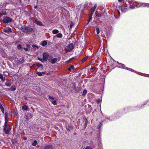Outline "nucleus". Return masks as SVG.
Segmentation results:
<instances>
[{"mask_svg": "<svg viewBox=\"0 0 149 149\" xmlns=\"http://www.w3.org/2000/svg\"><path fill=\"white\" fill-rule=\"evenodd\" d=\"M21 29L23 32L27 34L31 33L34 31L33 29L28 26H23L21 27Z\"/></svg>", "mask_w": 149, "mask_h": 149, "instance_id": "f257e3e1", "label": "nucleus"}, {"mask_svg": "<svg viewBox=\"0 0 149 149\" xmlns=\"http://www.w3.org/2000/svg\"><path fill=\"white\" fill-rule=\"evenodd\" d=\"M74 47L73 44L72 43H70L66 47L65 49L67 52H70L74 49Z\"/></svg>", "mask_w": 149, "mask_h": 149, "instance_id": "f03ea898", "label": "nucleus"}, {"mask_svg": "<svg viewBox=\"0 0 149 149\" xmlns=\"http://www.w3.org/2000/svg\"><path fill=\"white\" fill-rule=\"evenodd\" d=\"M4 130L5 133L6 134H8L11 129L10 125H7V124L4 123Z\"/></svg>", "mask_w": 149, "mask_h": 149, "instance_id": "7ed1b4c3", "label": "nucleus"}, {"mask_svg": "<svg viewBox=\"0 0 149 149\" xmlns=\"http://www.w3.org/2000/svg\"><path fill=\"white\" fill-rule=\"evenodd\" d=\"M12 19L8 17H6L3 20V22L4 23H7L12 21Z\"/></svg>", "mask_w": 149, "mask_h": 149, "instance_id": "20e7f679", "label": "nucleus"}, {"mask_svg": "<svg viewBox=\"0 0 149 149\" xmlns=\"http://www.w3.org/2000/svg\"><path fill=\"white\" fill-rule=\"evenodd\" d=\"M76 85L75 83H73V85L72 86V88L75 92H78L80 91L81 90V88L79 87L76 88Z\"/></svg>", "mask_w": 149, "mask_h": 149, "instance_id": "39448f33", "label": "nucleus"}, {"mask_svg": "<svg viewBox=\"0 0 149 149\" xmlns=\"http://www.w3.org/2000/svg\"><path fill=\"white\" fill-rule=\"evenodd\" d=\"M49 56V54L47 52H45L43 53V58L45 61L47 60Z\"/></svg>", "mask_w": 149, "mask_h": 149, "instance_id": "423d86ee", "label": "nucleus"}, {"mask_svg": "<svg viewBox=\"0 0 149 149\" xmlns=\"http://www.w3.org/2000/svg\"><path fill=\"white\" fill-rule=\"evenodd\" d=\"M3 31L7 33H9L12 32L11 29L10 28H5L3 30Z\"/></svg>", "mask_w": 149, "mask_h": 149, "instance_id": "0eeeda50", "label": "nucleus"}, {"mask_svg": "<svg viewBox=\"0 0 149 149\" xmlns=\"http://www.w3.org/2000/svg\"><path fill=\"white\" fill-rule=\"evenodd\" d=\"M8 120V113L7 112L5 113V124H7Z\"/></svg>", "mask_w": 149, "mask_h": 149, "instance_id": "6e6552de", "label": "nucleus"}, {"mask_svg": "<svg viewBox=\"0 0 149 149\" xmlns=\"http://www.w3.org/2000/svg\"><path fill=\"white\" fill-rule=\"evenodd\" d=\"M32 115L29 113H27L25 116V118L27 119H29L32 117Z\"/></svg>", "mask_w": 149, "mask_h": 149, "instance_id": "1a4fd4ad", "label": "nucleus"}, {"mask_svg": "<svg viewBox=\"0 0 149 149\" xmlns=\"http://www.w3.org/2000/svg\"><path fill=\"white\" fill-rule=\"evenodd\" d=\"M83 126V129H85L86 127L87 123L86 120H83L82 121V123L81 124Z\"/></svg>", "mask_w": 149, "mask_h": 149, "instance_id": "9d476101", "label": "nucleus"}, {"mask_svg": "<svg viewBox=\"0 0 149 149\" xmlns=\"http://www.w3.org/2000/svg\"><path fill=\"white\" fill-rule=\"evenodd\" d=\"M6 12L5 10H2L0 14V18H1L3 15H6Z\"/></svg>", "mask_w": 149, "mask_h": 149, "instance_id": "9b49d317", "label": "nucleus"}, {"mask_svg": "<svg viewBox=\"0 0 149 149\" xmlns=\"http://www.w3.org/2000/svg\"><path fill=\"white\" fill-rule=\"evenodd\" d=\"M53 147L52 145H50L46 146L44 148V149H53Z\"/></svg>", "mask_w": 149, "mask_h": 149, "instance_id": "f8f14e48", "label": "nucleus"}, {"mask_svg": "<svg viewBox=\"0 0 149 149\" xmlns=\"http://www.w3.org/2000/svg\"><path fill=\"white\" fill-rule=\"evenodd\" d=\"M35 23L37 24L40 26H42L43 24L42 22L41 21H38L36 20L35 22Z\"/></svg>", "mask_w": 149, "mask_h": 149, "instance_id": "ddd939ff", "label": "nucleus"}, {"mask_svg": "<svg viewBox=\"0 0 149 149\" xmlns=\"http://www.w3.org/2000/svg\"><path fill=\"white\" fill-rule=\"evenodd\" d=\"M12 83L9 80H7L5 83V85L9 87L11 85Z\"/></svg>", "mask_w": 149, "mask_h": 149, "instance_id": "4468645a", "label": "nucleus"}, {"mask_svg": "<svg viewBox=\"0 0 149 149\" xmlns=\"http://www.w3.org/2000/svg\"><path fill=\"white\" fill-rule=\"evenodd\" d=\"M141 6L143 7H149V3H141Z\"/></svg>", "mask_w": 149, "mask_h": 149, "instance_id": "2eb2a0df", "label": "nucleus"}, {"mask_svg": "<svg viewBox=\"0 0 149 149\" xmlns=\"http://www.w3.org/2000/svg\"><path fill=\"white\" fill-rule=\"evenodd\" d=\"M16 88L15 86H12L10 88H8V90H11L12 91H14L16 90Z\"/></svg>", "mask_w": 149, "mask_h": 149, "instance_id": "dca6fc26", "label": "nucleus"}, {"mask_svg": "<svg viewBox=\"0 0 149 149\" xmlns=\"http://www.w3.org/2000/svg\"><path fill=\"white\" fill-rule=\"evenodd\" d=\"M73 128V126L69 125H68L66 127V129L68 130H72Z\"/></svg>", "mask_w": 149, "mask_h": 149, "instance_id": "f3484780", "label": "nucleus"}, {"mask_svg": "<svg viewBox=\"0 0 149 149\" xmlns=\"http://www.w3.org/2000/svg\"><path fill=\"white\" fill-rule=\"evenodd\" d=\"M57 61V59L56 58H54L52 59L50 62L52 64L55 63Z\"/></svg>", "mask_w": 149, "mask_h": 149, "instance_id": "a211bd4d", "label": "nucleus"}, {"mask_svg": "<svg viewBox=\"0 0 149 149\" xmlns=\"http://www.w3.org/2000/svg\"><path fill=\"white\" fill-rule=\"evenodd\" d=\"M96 7H97V5L96 4H95V5H94V7H93L91 8V12H92L93 13H94Z\"/></svg>", "mask_w": 149, "mask_h": 149, "instance_id": "6ab92c4d", "label": "nucleus"}, {"mask_svg": "<svg viewBox=\"0 0 149 149\" xmlns=\"http://www.w3.org/2000/svg\"><path fill=\"white\" fill-rule=\"evenodd\" d=\"M36 74L39 76H41L42 75V74H45V72H37Z\"/></svg>", "mask_w": 149, "mask_h": 149, "instance_id": "aec40b11", "label": "nucleus"}, {"mask_svg": "<svg viewBox=\"0 0 149 149\" xmlns=\"http://www.w3.org/2000/svg\"><path fill=\"white\" fill-rule=\"evenodd\" d=\"M74 66L73 65H70L69 68H68V70L69 71H71V70H74Z\"/></svg>", "mask_w": 149, "mask_h": 149, "instance_id": "412c9836", "label": "nucleus"}, {"mask_svg": "<svg viewBox=\"0 0 149 149\" xmlns=\"http://www.w3.org/2000/svg\"><path fill=\"white\" fill-rule=\"evenodd\" d=\"M17 48L19 50H22L23 49L22 47V45L20 44H19L17 46Z\"/></svg>", "mask_w": 149, "mask_h": 149, "instance_id": "4be33fe9", "label": "nucleus"}, {"mask_svg": "<svg viewBox=\"0 0 149 149\" xmlns=\"http://www.w3.org/2000/svg\"><path fill=\"white\" fill-rule=\"evenodd\" d=\"M28 109V107L26 105H24L22 107V109L23 110L26 111Z\"/></svg>", "mask_w": 149, "mask_h": 149, "instance_id": "5701e85b", "label": "nucleus"}, {"mask_svg": "<svg viewBox=\"0 0 149 149\" xmlns=\"http://www.w3.org/2000/svg\"><path fill=\"white\" fill-rule=\"evenodd\" d=\"M0 79L2 81L5 80V78L3 77V75L1 74L0 73Z\"/></svg>", "mask_w": 149, "mask_h": 149, "instance_id": "b1692460", "label": "nucleus"}, {"mask_svg": "<svg viewBox=\"0 0 149 149\" xmlns=\"http://www.w3.org/2000/svg\"><path fill=\"white\" fill-rule=\"evenodd\" d=\"M38 66V68L39 69V70H42L43 69V67L42 65L40 64H39Z\"/></svg>", "mask_w": 149, "mask_h": 149, "instance_id": "393cba45", "label": "nucleus"}, {"mask_svg": "<svg viewBox=\"0 0 149 149\" xmlns=\"http://www.w3.org/2000/svg\"><path fill=\"white\" fill-rule=\"evenodd\" d=\"M55 36L57 37V38H61L62 36V35L61 33H58Z\"/></svg>", "mask_w": 149, "mask_h": 149, "instance_id": "a878e982", "label": "nucleus"}, {"mask_svg": "<svg viewBox=\"0 0 149 149\" xmlns=\"http://www.w3.org/2000/svg\"><path fill=\"white\" fill-rule=\"evenodd\" d=\"M52 32L53 34H56L59 32V31L56 29H54L52 31Z\"/></svg>", "mask_w": 149, "mask_h": 149, "instance_id": "bb28decb", "label": "nucleus"}, {"mask_svg": "<svg viewBox=\"0 0 149 149\" xmlns=\"http://www.w3.org/2000/svg\"><path fill=\"white\" fill-rule=\"evenodd\" d=\"M0 108L3 113H4V108L1 104H0Z\"/></svg>", "mask_w": 149, "mask_h": 149, "instance_id": "cd10ccee", "label": "nucleus"}, {"mask_svg": "<svg viewBox=\"0 0 149 149\" xmlns=\"http://www.w3.org/2000/svg\"><path fill=\"white\" fill-rule=\"evenodd\" d=\"M37 144V141L36 140H34L33 143H32V145L33 146H36Z\"/></svg>", "mask_w": 149, "mask_h": 149, "instance_id": "c85d7f7f", "label": "nucleus"}, {"mask_svg": "<svg viewBox=\"0 0 149 149\" xmlns=\"http://www.w3.org/2000/svg\"><path fill=\"white\" fill-rule=\"evenodd\" d=\"M88 56H86L85 57H84L82 60L81 62L82 63L84 62L86 60H87V59L88 58Z\"/></svg>", "mask_w": 149, "mask_h": 149, "instance_id": "c756f323", "label": "nucleus"}, {"mask_svg": "<svg viewBox=\"0 0 149 149\" xmlns=\"http://www.w3.org/2000/svg\"><path fill=\"white\" fill-rule=\"evenodd\" d=\"M47 44V42L46 41H44L42 42V45L43 46H44L46 45Z\"/></svg>", "mask_w": 149, "mask_h": 149, "instance_id": "7c9ffc66", "label": "nucleus"}, {"mask_svg": "<svg viewBox=\"0 0 149 149\" xmlns=\"http://www.w3.org/2000/svg\"><path fill=\"white\" fill-rule=\"evenodd\" d=\"M87 93V91L86 90H84L83 92L82 93V95H85Z\"/></svg>", "mask_w": 149, "mask_h": 149, "instance_id": "2f4dec72", "label": "nucleus"}, {"mask_svg": "<svg viewBox=\"0 0 149 149\" xmlns=\"http://www.w3.org/2000/svg\"><path fill=\"white\" fill-rule=\"evenodd\" d=\"M38 59L40 60V61H41V62H43L45 61L44 59H42V58H40V57H38Z\"/></svg>", "mask_w": 149, "mask_h": 149, "instance_id": "473e14b6", "label": "nucleus"}, {"mask_svg": "<svg viewBox=\"0 0 149 149\" xmlns=\"http://www.w3.org/2000/svg\"><path fill=\"white\" fill-rule=\"evenodd\" d=\"M96 31H97V34L99 33L100 32V30H99V28L97 27H96Z\"/></svg>", "mask_w": 149, "mask_h": 149, "instance_id": "72a5a7b5", "label": "nucleus"}, {"mask_svg": "<svg viewBox=\"0 0 149 149\" xmlns=\"http://www.w3.org/2000/svg\"><path fill=\"white\" fill-rule=\"evenodd\" d=\"M26 46L30 50V48L31 47L30 45L29 44H27L26 45Z\"/></svg>", "mask_w": 149, "mask_h": 149, "instance_id": "f704fd0d", "label": "nucleus"}, {"mask_svg": "<svg viewBox=\"0 0 149 149\" xmlns=\"http://www.w3.org/2000/svg\"><path fill=\"white\" fill-rule=\"evenodd\" d=\"M32 47L33 48H36L37 49H38V47L36 45H33L32 46Z\"/></svg>", "mask_w": 149, "mask_h": 149, "instance_id": "c9c22d12", "label": "nucleus"}, {"mask_svg": "<svg viewBox=\"0 0 149 149\" xmlns=\"http://www.w3.org/2000/svg\"><path fill=\"white\" fill-rule=\"evenodd\" d=\"M56 100L52 102V103L54 105H56Z\"/></svg>", "mask_w": 149, "mask_h": 149, "instance_id": "e433bc0d", "label": "nucleus"}, {"mask_svg": "<svg viewBox=\"0 0 149 149\" xmlns=\"http://www.w3.org/2000/svg\"><path fill=\"white\" fill-rule=\"evenodd\" d=\"M25 51H29V50L27 47H25L23 48Z\"/></svg>", "mask_w": 149, "mask_h": 149, "instance_id": "4c0bfd02", "label": "nucleus"}, {"mask_svg": "<svg viewBox=\"0 0 149 149\" xmlns=\"http://www.w3.org/2000/svg\"><path fill=\"white\" fill-rule=\"evenodd\" d=\"M130 8L131 9H134V8L135 7L134 6L131 5L130 6Z\"/></svg>", "mask_w": 149, "mask_h": 149, "instance_id": "58836bf2", "label": "nucleus"}, {"mask_svg": "<svg viewBox=\"0 0 149 149\" xmlns=\"http://www.w3.org/2000/svg\"><path fill=\"white\" fill-rule=\"evenodd\" d=\"M73 25V24L72 22H71V24H70V28H72Z\"/></svg>", "mask_w": 149, "mask_h": 149, "instance_id": "ea45409f", "label": "nucleus"}, {"mask_svg": "<svg viewBox=\"0 0 149 149\" xmlns=\"http://www.w3.org/2000/svg\"><path fill=\"white\" fill-rule=\"evenodd\" d=\"M85 149H92L91 147L89 146H87L86 147Z\"/></svg>", "mask_w": 149, "mask_h": 149, "instance_id": "a19ab883", "label": "nucleus"}, {"mask_svg": "<svg viewBox=\"0 0 149 149\" xmlns=\"http://www.w3.org/2000/svg\"><path fill=\"white\" fill-rule=\"evenodd\" d=\"M49 98L50 99H52L53 100L54 99V98L53 97H52L51 96H49Z\"/></svg>", "mask_w": 149, "mask_h": 149, "instance_id": "79ce46f5", "label": "nucleus"}, {"mask_svg": "<svg viewBox=\"0 0 149 149\" xmlns=\"http://www.w3.org/2000/svg\"><path fill=\"white\" fill-rule=\"evenodd\" d=\"M92 19V17H90L89 20L88 22V24L89 22Z\"/></svg>", "mask_w": 149, "mask_h": 149, "instance_id": "37998d69", "label": "nucleus"}, {"mask_svg": "<svg viewBox=\"0 0 149 149\" xmlns=\"http://www.w3.org/2000/svg\"><path fill=\"white\" fill-rule=\"evenodd\" d=\"M93 13L91 12V14H90V15H89L90 17H92V16L93 15Z\"/></svg>", "mask_w": 149, "mask_h": 149, "instance_id": "c03bdc74", "label": "nucleus"}, {"mask_svg": "<svg viewBox=\"0 0 149 149\" xmlns=\"http://www.w3.org/2000/svg\"><path fill=\"white\" fill-rule=\"evenodd\" d=\"M23 139L24 140H26L27 139V138L26 137L24 136L23 137Z\"/></svg>", "mask_w": 149, "mask_h": 149, "instance_id": "a18cd8bd", "label": "nucleus"}, {"mask_svg": "<svg viewBox=\"0 0 149 149\" xmlns=\"http://www.w3.org/2000/svg\"><path fill=\"white\" fill-rule=\"evenodd\" d=\"M88 5V4L87 3H85L84 5V8H85Z\"/></svg>", "mask_w": 149, "mask_h": 149, "instance_id": "49530a36", "label": "nucleus"}, {"mask_svg": "<svg viewBox=\"0 0 149 149\" xmlns=\"http://www.w3.org/2000/svg\"><path fill=\"white\" fill-rule=\"evenodd\" d=\"M127 70H129V69H130V70L131 71H133V70H132V69L129 68H127Z\"/></svg>", "mask_w": 149, "mask_h": 149, "instance_id": "de8ad7c7", "label": "nucleus"}, {"mask_svg": "<svg viewBox=\"0 0 149 149\" xmlns=\"http://www.w3.org/2000/svg\"><path fill=\"white\" fill-rule=\"evenodd\" d=\"M14 114L16 116L17 115V113L15 111L14 112Z\"/></svg>", "mask_w": 149, "mask_h": 149, "instance_id": "09e8293b", "label": "nucleus"}, {"mask_svg": "<svg viewBox=\"0 0 149 149\" xmlns=\"http://www.w3.org/2000/svg\"><path fill=\"white\" fill-rule=\"evenodd\" d=\"M123 0H118V1L119 2H122Z\"/></svg>", "mask_w": 149, "mask_h": 149, "instance_id": "8fccbe9b", "label": "nucleus"}, {"mask_svg": "<svg viewBox=\"0 0 149 149\" xmlns=\"http://www.w3.org/2000/svg\"><path fill=\"white\" fill-rule=\"evenodd\" d=\"M37 6H34V8H37Z\"/></svg>", "mask_w": 149, "mask_h": 149, "instance_id": "3c124183", "label": "nucleus"}, {"mask_svg": "<svg viewBox=\"0 0 149 149\" xmlns=\"http://www.w3.org/2000/svg\"><path fill=\"white\" fill-rule=\"evenodd\" d=\"M101 15H99L98 17H101Z\"/></svg>", "mask_w": 149, "mask_h": 149, "instance_id": "603ef678", "label": "nucleus"}, {"mask_svg": "<svg viewBox=\"0 0 149 149\" xmlns=\"http://www.w3.org/2000/svg\"><path fill=\"white\" fill-rule=\"evenodd\" d=\"M118 13H120V12H119V11H118Z\"/></svg>", "mask_w": 149, "mask_h": 149, "instance_id": "864d4df0", "label": "nucleus"}, {"mask_svg": "<svg viewBox=\"0 0 149 149\" xmlns=\"http://www.w3.org/2000/svg\"><path fill=\"white\" fill-rule=\"evenodd\" d=\"M118 13H120V12H119V11H118Z\"/></svg>", "mask_w": 149, "mask_h": 149, "instance_id": "5fc2aeb1", "label": "nucleus"}]
</instances>
